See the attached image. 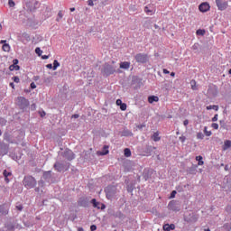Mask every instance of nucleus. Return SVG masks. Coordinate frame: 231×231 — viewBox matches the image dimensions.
I'll list each match as a JSON object with an SVG mask.
<instances>
[{
  "label": "nucleus",
  "mask_w": 231,
  "mask_h": 231,
  "mask_svg": "<svg viewBox=\"0 0 231 231\" xmlns=\"http://www.w3.org/2000/svg\"><path fill=\"white\" fill-rule=\"evenodd\" d=\"M116 72V67L110 65L108 63H105L101 69V73L103 77H109V75H113Z\"/></svg>",
  "instance_id": "obj_1"
},
{
  "label": "nucleus",
  "mask_w": 231,
  "mask_h": 231,
  "mask_svg": "<svg viewBox=\"0 0 231 231\" xmlns=\"http://www.w3.org/2000/svg\"><path fill=\"white\" fill-rule=\"evenodd\" d=\"M70 165L71 164L68 162L57 161L53 165V169H55L57 172H62L63 171H68Z\"/></svg>",
  "instance_id": "obj_2"
},
{
  "label": "nucleus",
  "mask_w": 231,
  "mask_h": 231,
  "mask_svg": "<svg viewBox=\"0 0 231 231\" xmlns=\"http://www.w3.org/2000/svg\"><path fill=\"white\" fill-rule=\"evenodd\" d=\"M23 185L25 189H34L35 185H37V180L32 175H27L23 178Z\"/></svg>",
  "instance_id": "obj_3"
},
{
  "label": "nucleus",
  "mask_w": 231,
  "mask_h": 231,
  "mask_svg": "<svg viewBox=\"0 0 231 231\" xmlns=\"http://www.w3.org/2000/svg\"><path fill=\"white\" fill-rule=\"evenodd\" d=\"M16 106H18L19 109H22V111H26L28 107H30V101L24 97H18Z\"/></svg>",
  "instance_id": "obj_4"
},
{
  "label": "nucleus",
  "mask_w": 231,
  "mask_h": 231,
  "mask_svg": "<svg viewBox=\"0 0 231 231\" xmlns=\"http://www.w3.org/2000/svg\"><path fill=\"white\" fill-rule=\"evenodd\" d=\"M134 60L138 64H147L149 62V56L146 53H137L134 55Z\"/></svg>",
  "instance_id": "obj_5"
},
{
  "label": "nucleus",
  "mask_w": 231,
  "mask_h": 231,
  "mask_svg": "<svg viewBox=\"0 0 231 231\" xmlns=\"http://www.w3.org/2000/svg\"><path fill=\"white\" fill-rule=\"evenodd\" d=\"M107 199H113L116 196V186H108L105 189Z\"/></svg>",
  "instance_id": "obj_6"
},
{
  "label": "nucleus",
  "mask_w": 231,
  "mask_h": 231,
  "mask_svg": "<svg viewBox=\"0 0 231 231\" xmlns=\"http://www.w3.org/2000/svg\"><path fill=\"white\" fill-rule=\"evenodd\" d=\"M168 208L173 212H180V210H181V206L179 201L171 200L168 204Z\"/></svg>",
  "instance_id": "obj_7"
},
{
  "label": "nucleus",
  "mask_w": 231,
  "mask_h": 231,
  "mask_svg": "<svg viewBox=\"0 0 231 231\" xmlns=\"http://www.w3.org/2000/svg\"><path fill=\"white\" fill-rule=\"evenodd\" d=\"M61 156L65 158V160H68V162H71L72 160H75V154L73 153V151L69 149H65L63 152H61Z\"/></svg>",
  "instance_id": "obj_8"
},
{
  "label": "nucleus",
  "mask_w": 231,
  "mask_h": 231,
  "mask_svg": "<svg viewBox=\"0 0 231 231\" xmlns=\"http://www.w3.org/2000/svg\"><path fill=\"white\" fill-rule=\"evenodd\" d=\"M217 87L216 85H210L208 89V96L210 98H216L217 97Z\"/></svg>",
  "instance_id": "obj_9"
},
{
  "label": "nucleus",
  "mask_w": 231,
  "mask_h": 231,
  "mask_svg": "<svg viewBox=\"0 0 231 231\" xmlns=\"http://www.w3.org/2000/svg\"><path fill=\"white\" fill-rule=\"evenodd\" d=\"M216 5H217L218 10H220L221 12H223L224 10H226V8H228V2H226L225 0H216Z\"/></svg>",
  "instance_id": "obj_10"
},
{
  "label": "nucleus",
  "mask_w": 231,
  "mask_h": 231,
  "mask_svg": "<svg viewBox=\"0 0 231 231\" xmlns=\"http://www.w3.org/2000/svg\"><path fill=\"white\" fill-rule=\"evenodd\" d=\"M8 151H10V145L8 143H0V156L8 154Z\"/></svg>",
  "instance_id": "obj_11"
},
{
  "label": "nucleus",
  "mask_w": 231,
  "mask_h": 231,
  "mask_svg": "<svg viewBox=\"0 0 231 231\" xmlns=\"http://www.w3.org/2000/svg\"><path fill=\"white\" fill-rule=\"evenodd\" d=\"M78 205L79 207H84V208L89 207V199L85 197L79 198V199L78 200Z\"/></svg>",
  "instance_id": "obj_12"
},
{
  "label": "nucleus",
  "mask_w": 231,
  "mask_h": 231,
  "mask_svg": "<svg viewBox=\"0 0 231 231\" xmlns=\"http://www.w3.org/2000/svg\"><path fill=\"white\" fill-rule=\"evenodd\" d=\"M91 203L94 208H97L98 210H104L106 208V205L97 201V199H92Z\"/></svg>",
  "instance_id": "obj_13"
},
{
  "label": "nucleus",
  "mask_w": 231,
  "mask_h": 231,
  "mask_svg": "<svg viewBox=\"0 0 231 231\" xmlns=\"http://www.w3.org/2000/svg\"><path fill=\"white\" fill-rule=\"evenodd\" d=\"M199 10L202 13L208 12V10H210V5H208L207 2H204L199 5Z\"/></svg>",
  "instance_id": "obj_14"
},
{
  "label": "nucleus",
  "mask_w": 231,
  "mask_h": 231,
  "mask_svg": "<svg viewBox=\"0 0 231 231\" xmlns=\"http://www.w3.org/2000/svg\"><path fill=\"white\" fill-rule=\"evenodd\" d=\"M10 208L6 204H3L0 206V214L1 216H8V212Z\"/></svg>",
  "instance_id": "obj_15"
},
{
  "label": "nucleus",
  "mask_w": 231,
  "mask_h": 231,
  "mask_svg": "<svg viewBox=\"0 0 231 231\" xmlns=\"http://www.w3.org/2000/svg\"><path fill=\"white\" fill-rule=\"evenodd\" d=\"M156 150V147L151 146V145H146L144 148V156H151L152 151Z\"/></svg>",
  "instance_id": "obj_16"
},
{
  "label": "nucleus",
  "mask_w": 231,
  "mask_h": 231,
  "mask_svg": "<svg viewBox=\"0 0 231 231\" xmlns=\"http://www.w3.org/2000/svg\"><path fill=\"white\" fill-rule=\"evenodd\" d=\"M42 178L47 183H50L51 181L52 176H51V171H44L42 174Z\"/></svg>",
  "instance_id": "obj_17"
},
{
  "label": "nucleus",
  "mask_w": 231,
  "mask_h": 231,
  "mask_svg": "<svg viewBox=\"0 0 231 231\" xmlns=\"http://www.w3.org/2000/svg\"><path fill=\"white\" fill-rule=\"evenodd\" d=\"M97 156H106V154H109V146L105 145L103 151H97Z\"/></svg>",
  "instance_id": "obj_18"
},
{
  "label": "nucleus",
  "mask_w": 231,
  "mask_h": 231,
  "mask_svg": "<svg viewBox=\"0 0 231 231\" xmlns=\"http://www.w3.org/2000/svg\"><path fill=\"white\" fill-rule=\"evenodd\" d=\"M5 231H15V224L8 222L5 225Z\"/></svg>",
  "instance_id": "obj_19"
},
{
  "label": "nucleus",
  "mask_w": 231,
  "mask_h": 231,
  "mask_svg": "<svg viewBox=\"0 0 231 231\" xmlns=\"http://www.w3.org/2000/svg\"><path fill=\"white\" fill-rule=\"evenodd\" d=\"M143 178L145 180V181H147V180L151 178V170L145 169L143 172Z\"/></svg>",
  "instance_id": "obj_20"
},
{
  "label": "nucleus",
  "mask_w": 231,
  "mask_h": 231,
  "mask_svg": "<svg viewBox=\"0 0 231 231\" xmlns=\"http://www.w3.org/2000/svg\"><path fill=\"white\" fill-rule=\"evenodd\" d=\"M174 228H176V226H175L174 224H171V225L165 224V225L163 226V230H164V231L174 230Z\"/></svg>",
  "instance_id": "obj_21"
},
{
  "label": "nucleus",
  "mask_w": 231,
  "mask_h": 231,
  "mask_svg": "<svg viewBox=\"0 0 231 231\" xmlns=\"http://www.w3.org/2000/svg\"><path fill=\"white\" fill-rule=\"evenodd\" d=\"M130 66H131V63L128 61H124L120 63L121 69H129Z\"/></svg>",
  "instance_id": "obj_22"
},
{
  "label": "nucleus",
  "mask_w": 231,
  "mask_h": 231,
  "mask_svg": "<svg viewBox=\"0 0 231 231\" xmlns=\"http://www.w3.org/2000/svg\"><path fill=\"white\" fill-rule=\"evenodd\" d=\"M121 136H133V132H131V130L128 129H124L121 132Z\"/></svg>",
  "instance_id": "obj_23"
},
{
  "label": "nucleus",
  "mask_w": 231,
  "mask_h": 231,
  "mask_svg": "<svg viewBox=\"0 0 231 231\" xmlns=\"http://www.w3.org/2000/svg\"><path fill=\"white\" fill-rule=\"evenodd\" d=\"M152 140H153V142H160V140H162V137H160V134L158 132H155L152 135Z\"/></svg>",
  "instance_id": "obj_24"
},
{
  "label": "nucleus",
  "mask_w": 231,
  "mask_h": 231,
  "mask_svg": "<svg viewBox=\"0 0 231 231\" xmlns=\"http://www.w3.org/2000/svg\"><path fill=\"white\" fill-rule=\"evenodd\" d=\"M230 147H231V141L230 140L225 141L223 145V151H226L227 149H230Z\"/></svg>",
  "instance_id": "obj_25"
},
{
  "label": "nucleus",
  "mask_w": 231,
  "mask_h": 231,
  "mask_svg": "<svg viewBox=\"0 0 231 231\" xmlns=\"http://www.w3.org/2000/svg\"><path fill=\"white\" fill-rule=\"evenodd\" d=\"M158 100H159V98H158V97H156V96H150V97H148V102H149L150 104H152L153 102H158Z\"/></svg>",
  "instance_id": "obj_26"
},
{
  "label": "nucleus",
  "mask_w": 231,
  "mask_h": 231,
  "mask_svg": "<svg viewBox=\"0 0 231 231\" xmlns=\"http://www.w3.org/2000/svg\"><path fill=\"white\" fill-rule=\"evenodd\" d=\"M19 69H21V67L19 65H14L12 64L10 67H9V70L10 71H19Z\"/></svg>",
  "instance_id": "obj_27"
},
{
  "label": "nucleus",
  "mask_w": 231,
  "mask_h": 231,
  "mask_svg": "<svg viewBox=\"0 0 231 231\" xmlns=\"http://www.w3.org/2000/svg\"><path fill=\"white\" fill-rule=\"evenodd\" d=\"M196 160L198 162V165H204L205 164V162H203V156L201 155H199L196 157Z\"/></svg>",
  "instance_id": "obj_28"
},
{
  "label": "nucleus",
  "mask_w": 231,
  "mask_h": 231,
  "mask_svg": "<svg viewBox=\"0 0 231 231\" xmlns=\"http://www.w3.org/2000/svg\"><path fill=\"white\" fill-rule=\"evenodd\" d=\"M189 84H190L191 89H193V91L198 90V87L196 86V80H195V79H192V80L189 82Z\"/></svg>",
  "instance_id": "obj_29"
},
{
  "label": "nucleus",
  "mask_w": 231,
  "mask_h": 231,
  "mask_svg": "<svg viewBox=\"0 0 231 231\" xmlns=\"http://www.w3.org/2000/svg\"><path fill=\"white\" fill-rule=\"evenodd\" d=\"M210 109H214L215 111H218L219 110V106H216V105H212V106H207V110L210 111Z\"/></svg>",
  "instance_id": "obj_30"
},
{
  "label": "nucleus",
  "mask_w": 231,
  "mask_h": 231,
  "mask_svg": "<svg viewBox=\"0 0 231 231\" xmlns=\"http://www.w3.org/2000/svg\"><path fill=\"white\" fill-rule=\"evenodd\" d=\"M124 152H125V156L126 158L131 157V149L125 148V149L124 150Z\"/></svg>",
  "instance_id": "obj_31"
},
{
  "label": "nucleus",
  "mask_w": 231,
  "mask_h": 231,
  "mask_svg": "<svg viewBox=\"0 0 231 231\" xmlns=\"http://www.w3.org/2000/svg\"><path fill=\"white\" fill-rule=\"evenodd\" d=\"M59 66H60V63H59V60H54L53 66H52L53 67L52 68L53 71H55V69H57L59 68Z\"/></svg>",
  "instance_id": "obj_32"
},
{
  "label": "nucleus",
  "mask_w": 231,
  "mask_h": 231,
  "mask_svg": "<svg viewBox=\"0 0 231 231\" xmlns=\"http://www.w3.org/2000/svg\"><path fill=\"white\" fill-rule=\"evenodd\" d=\"M2 50L4 51H10V45L8 43H4V45L2 46Z\"/></svg>",
  "instance_id": "obj_33"
},
{
  "label": "nucleus",
  "mask_w": 231,
  "mask_h": 231,
  "mask_svg": "<svg viewBox=\"0 0 231 231\" xmlns=\"http://www.w3.org/2000/svg\"><path fill=\"white\" fill-rule=\"evenodd\" d=\"M197 35H205L206 32L203 29H199L196 32Z\"/></svg>",
  "instance_id": "obj_34"
},
{
  "label": "nucleus",
  "mask_w": 231,
  "mask_h": 231,
  "mask_svg": "<svg viewBox=\"0 0 231 231\" xmlns=\"http://www.w3.org/2000/svg\"><path fill=\"white\" fill-rule=\"evenodd\" d=\"M133 190H134V186L133 184H129L127 186V192H133Z\"/></svg>",
  "instance_id": "obj_35"
},
{
  "label": "nucleus",
  "mask_w": 231,
  "mask_h": 231,
  "mask_svg": "<svg viewBox=\"0 0 231 231\" xmlns=\"http://www.w3.org/2000/svg\"><path fill=\"white\" fill-rule=\"evenodd\" d=\"M197 138L199 140H203L205 138V134H203V133L199 132L197 134Z\"/></svg>",
  "instance_id": "obj_36"
},
{
  "label": "nucleus",
  "mask_w": 231,
  "mask_h": 231,
  "mask_svg": "<svg viewBox=\"0 0 231 231\" xmlns=\"http://www.w3.org/2000/svg\"><path fill=\"white\" fill-rule=\"evenodd\" d=\"M35 53L38 54V57H41V55H42V51L41 50V48L37 47L35 49Z\"/></svg>",
  "instance_id": "obj_37"
},
{
  "label": "nucleus",
  "mask_w": 231,
  "mask_h": 231,
  "mask_svg": "<svg viewBox=\"0 0 231 231\" xmlns=\"http://www.w3.org/2000/svg\"><path fill=\"white\" fill-rule=\"evenodd\" d=\"M3 175H4L5 178H8L9 176L12 175V172L5 170L4 172H3Z\"/></svg>",
  "instance_id": "obj_38"
},
{
  "label": "nucleus",
  "mask_w": 231,
  "mask_h": 231,
  "mask_svg": "<svg viewBox=\"0 0 231 231\" xmlns=\"http://www.w3.org/2000/svg\"><path fill=\"white\" fill-rule=\"evenodd\" d=\"M204 134L206 136H211L212 135V132L211 131H208L207 130V126L204 127Z\"/></svg>",
  "instance_id": "obj_39"
},
{
  "label": "nucleus",
  "mask_w": 231,
  "mask_h": 231,
  "mask_svg": "<svg viewBox=\"0 0 231 231\" xmlns=\"http://www.w3.org/2000/svg\"><path fill=\"white\" fill-rule=\"evenodd\" d=\"M12 79H13L14 82H15L16 84H19V82H21V79H20L19 77H17V76L13 77Z\"/></svg>",
  "instance_id": "obj_40"
},
{
  "label": "nucleus",
  "mask_w": 231,
  "mask_h": 231,
  "mask_svg": "<svg viewBox=\"0 0 231 231\" xmlns=\"http://www.w3.org/2000/svg\"><path fill=\"white\" fill-rule=\"evenodd\" d=\"M120 109L121 111H125V109H127V105L125 103H123L122 105H120Z\"/></svg>",
  "instance_id": "obj_41"
},
{
  "label": "nucleus",
  "mask_w": 231,
  "mask_h": 231,
  "mask_svg": "<svg viewBox=\"0 0 231 231\" xmlns=\"http://www.w3.org/2000/svg\"><path fill=\"white\" fill-rule=\"evenodd\" d=\"M8 5H9L10 8H14V6H15V2H14V0H9Z\"/></svg>",
  "instance_id": "obj_42"
},
{
  "label": "nucleus",
  "mask_w": 231,
  "mask_h": 231,
  "mask_svg": "<svg viewBox=\"0 0 231 231\" xmlns=\"http://www.w3.org/2000/svg\"><path fill=\"white\" fill-rule=\"evenodd\" d=\"M176 194H178V192H177L176 190H172L171 193L170 198H171V199L176 198Z\"/></svg>",
  "instance_id": "obj_43"
},
{
  "label": "nucleus",
  "mask_w": 231,
  "mask_h": 231,
  "mask_svg": "<svg viewBox=\"0 0 231 231\" xmlns=\"http://www.w3.org/2000/svg\"><path fill=\"white\" fill-rule=\"evenodd\" d=\"M95 1H97V0H88V6H95Z\"/></svg>",
  "instance_id": "obj_44"
},
{
  "label": "nucleus",
  "mask_w": 231,
  "mask_h": 231,
  "mask_svg": "<svg viewBox=\"0 0 231 231\" xmlns=\"http://www.w3.org/2000/svg\"><path fill=\"white\" fill-rule=\"evenodd\" d=\"M38 185H39V187H41L42 189V187H44V180H40L38 181Z\"/></svg>",
  "instance_id": "obj_45"
},
{
  "label": "nucleus",
  "mask_w": 231,
  "mask_h": 231,
  "mask_svg": "<svg viewBox=\"0 0 231 231\" xmlns=\"http://www.w3.org/2000/svg\"><path fill=\"white\" fill-rule=\"evenodd\" d=\"M220 127H223V129H226V124H225V121H220Z\"/></svg>",
  "instance_id": "obj_46"
},
{
  "label": "nucleus",
  "mask_w": 231,
  "mask_h": 231,
  "mask_svg": "<svg viewBox=\"0 0 231 231\" xmlns=\"http://www.w3.org/2000/svg\"><path fill=\"white\" fill-rule=\"evenodd\" d=\"M14 230L15 228L18 230H21V228H23V226L20 224H17V223H14Z\"/></svg>",
  "instance_id": "obj_47"
},
{
  "label": "nucleus",
  "mask_w": 231,
  "mask_h": 231,
  "mask_svg": "<svg viewBox=\"0 0 231 231\" xmlns=\"http://www.w3.org/2000/svg\"><path fill=\"white\" fill-rule=\"evenodd\" d=\"M211 127H213V129H219V125H217V123H213Z\"/></svg>",
  "instance_id": "obj_48"
},
{
  "label": "nucleus",
  "mask_w": 231,
  "mask_h": 231,
  "mask_svg": "<svg viewBox=\"0 0 231 231\" xmlns=\"http://www.w3.org/2000/svg\"><path fill=\"white\" fill-rule=\"evenodd\" d=\"M224 228H226V230L230 231V230H231V226H230V224H225V225H224Z\"/></svg>",
  "instance_id": "obj_49"
},
{
  "label": "nucleus",
  "mask_w": 231,
  "mask_h": 231,
  "mask_svg": "<svg viewBox=\"0 0 231 231\" xmlns=\"http://www.w3.org/2000/svg\"><path fill=\"white\" fill-rule=\"evenodd\" d=\"M16 208H17V210H19V212H21V211H23V207L22 204H20V205L16 206Z\"/></svg>",
  "instance_id": "obj_50"
},
{
  "label": "nucleus",
  "mask_w": 231,
  "mask_h": 231,
  "mask_svg": "<svg viewBox=\"0 0 231 231\" xmlns=\"http://www.w3.org/2000/svg\"><path fill=\"white\" fill-rule=\"evenodd\" d=\"M39 114L42 118H44V116H46V112H44V111H40Z\"/></svg>",
  "instance_id": "obj_51"
},
{
  "label": "nucleus",
  "mask_w": 231,
  "mask_h": 231,
  "mask_svg": "<svg viewBox=\"0 0 231 231\" xmlns=\"http://www.w3.org/2000/svg\"><path fill=\"white\" fill-rule=\"evenodd\" d=\"M13 64H14V66H18V64H19V60H17V59L13 60Z\"/></svg>",
  "instance_id": "obj_52"
},
{
  "label": "nucleus",
  "mask_w": 231,
  "mask_h": 231,
  "mask_svg": "<svg viewBox=\"0 0 231 231\" xmlns=\"http://www.w3.org/2000/svg\"><path fill=\"white\" fill-rule=\"evenodd\" d=\"M144 12L146 14H152V11H151V9H149V7H147V6L144 8Z\"/></svg>",
  "instance_id": "obj_53"
},
{
  "label": "nucleus",
  "mask_w": 231,
  "mask_h": 231,
  "mask_svg": "<svg viewBox=\"0 0 231 231\" xmlns=\"http://www.w3.org/2000/svg\"><path fill=\"white\" fill-rule=\"evenodd\" d=\"M90 230H91V231L97 230V225H91V226H90Z\"/></svg>",
  "instance_id": "obj_54"
},
{
  "label": "nucleus",
  "mask_w": 231,
  "mask_h": 231,
  "mask_svg": "<svg viewBox=\"0 0 231 231\" xmlns=\"http://www.w3.org/2000/svg\"><path fill=\"white\" fill-rule=\"evenodd\" d=\"M46 68H47L48 69H53V65H52L51 63L47 64V65H46Z\"/></svg>",
  "instance_id": "obj_55"
},
{
  "label": "nucleus",
  "mask_w": 231,
  "mask_h": 231,
  "mask_svg": "<svg viewBox=\"0 0 231 231\" xmlns=\"http://www.w3.org/2000/svg\"><path fill=\"white\" fill-rule=\"evenodd\" d=\"M124 103H122V99H117L116 100V106H121L123 105Z\"/></svg>",
  "instance_id": "obj_56"
},
{
  "label": "nucleus",
  "mask_w": 231,
  "mask_h": 231,
  "mask_svg": "<svg viewBox=\"0 0 231 231\" xmlns=\"http://www.w3.org/2000/svg\"><path fill=\"white\" fill-rule=\"evenodd\" d=\"M217 116H218L217 114H216L212 118V122H217Z\"/></svg>",
  "instance_id": "obj_57"
},
{
  "label": "nucleus",
  "mask_w": 231,
  "mask_h": 231,
  "mask_svg": "<svg viewBox=\"0 0 231 231\" xmlns=\"http://www.w3.org/2000/svg\"><path fill=\"white\" fill-rule=\"evenodd\" d=\"M35 88H37V85H35L34 82H32V83H31V88H32V89H35Z\"/></svg>",
  "instance_id": "obj_58"
},
{
  "label": "nucleus",
  "mask_w": 231,
  "mask_h": 231,
  "mask_svg": "<svg viewBox=\"0 0 231 231\" xmlns=\"http://www.w3.org/2000/svg\"><path fill=\"white\" fill-rule=\"evenodd\" d=\"M180 142H182V143H183V142H185V140H187V137H185V136H180Z\"/></svg>",
  "instance_id": "obj_59"
},
{
  "label": "nucleus",
  "mask_w": 231,
  "mask_h": 231,
  "mask_svg": "<svg viewBox=\"0 0 231 231\" xmlns=\"http://www.w3.org/2000/svg\"><path fill=\"white\" fill-rule=\"evenodd\" d=\"M42 59L43 60H46L50 59V56L49 55H43V56H42Z\"/></svg>",
  "instance_id": "obj_60"
},
{
  "label": "nucleus",
  "mask_w": 231,
  "mask_h": 231,
  "mask_svg": "<svg viewBox=\"0 0 231 231\" xmlns=\"http://www.w3.org/2000/svg\"><path fill=\"white\" fill-rule=\"evenodd\" d=\"M35 104L31 105V111H35Z\"/></svg>",
  "instance_id": "obj_61"
},
{
  "label": "nucleus",
  "mask_w": 231,
  "mask_h": 231,
  "mask_svg": "<svg viewBox=\"0 0 231 231\" xmlns=\"http://www.w3.org/2000/svg\"><path fill=\"white\" fill-rule=\"evenodd\" d=\"M58 16L60 17V19H62V17H63L62 11H60L58 13Z\"/></svg>",
  "instance_id": "obj_62"
},
{
  "label": "nucleus",
  "mask_w": 231,
  "mask_h": 231,
  "mask_svg": "<svg viewBox=\"0 0 231 231\" xmlns=\"http://www.w3.org/2000/svg\"><path fill=\"white\" fill-rule=\"evenodd\" d=\"M183 124L185 126L189 125V120L188 119L184 120Z\"/></svg>",
  "instance_id": "obj_63"
},
{
  "label": "nucleus",
  "mask_w": 231,
  "mask_h": 231,
  "mask_svg": "<svg viewBox=\"0 0 231 231\" xmlns=\"http://www.w3.org/2000/svg\"><path fill=\"white\" fill-rule=\"evenodd\" d=\"M143 127H145V125H139L137 126V129H142Z\"/></svg>",
  "instance_id": "obj_64"
}]
</instances>
